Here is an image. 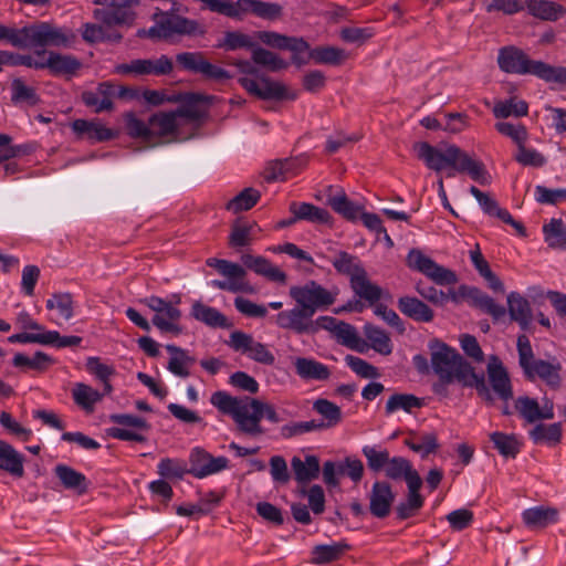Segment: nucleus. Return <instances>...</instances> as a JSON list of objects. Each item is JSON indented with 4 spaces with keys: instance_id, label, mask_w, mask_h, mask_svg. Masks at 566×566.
<instances>
[{
    "instance_id": "f257e3e1",
    "label": "nucleus",
    "mask_w": 566,
    "mask_h": 566,
    "mask_svg": "<svg viewBox=\"0 0 566 566\" xmlns=\"http://www.w3.org/2000/svg\"><path fill=\"white\" fill-rule=\"evenodd\" d=\"M431 349L432 369L443 384L458 380L463 386L475 388L484 401L493 403L494 398L484 376L478 375L455 349L440 343L432 346Z\"/></svg>"
},
{
    "instance_id": "f03ea898",
    "label": "nucleus",
    "mask_w": 566,
    "mask_h": 566,
    "mask_svg": "<svg viewBox=\"0 0 566 566\" xmlns=\"http://www.w3.org/2000/svg\"><path fill=\"white\" fill-rule=\"evenodd\" d=\"M415 150L418 158L436 171L451 168L459 174H467L471 177H482L486 174L482 161L455 145L431 146L428 143H419L415 145Z\"/></svg>"
},
{
    "instance_id": "7ed1b4c3",
    "label": "nucleus",
    "mask_w": 566,
    "mask_h": 566,
    "mask_svg": "<svg viewBox=\"0 0 566 566\" xmlns=\"http://www.w3.org/2000/svg\"><path fill=\"white\" fill-rule=\"evenodd\" d=\"M210 403L222 415L230 417L237 430L245 436L255 438L264 434L260 423L259 399L250 396H231L227 391H214Z\"/></svg>"
},
{
    "instance_id": "20e7f679",
    "label": "nucleus",
    "mask_w": 566,
    "mask_h": 566,
    "mask_svg": "<svg viewBox=\"0 0 566 566\" xmlns=\"http://www.w3.org/2000/svg\"><path fill=\"white\" fill-rule=\"evenodd\" d=\"M201 95H191L187 104L175 112L159 113L150 117V130L153 146L160 144L161 137L174 136L178 138L179 129L188 124L198 123L203 116V111L197 105L203 101Z\"/></svg>"
},
{
    "instance_id": "39448f33",
    "label": "nucleus",
    "mask_w": 566,
    "mask_h": 566,
    "mask_svg": "<svg viewBox=\"0 0 566 566\" xmlns=\"http://www.w3.org/2000/svg\"><path fill=\"white\" fill-rule=\"evenodd\" d=\"M242 74L239 83L250 94L262 99H284L286 97V87L266 76L260 75L255 63L239 60L233 63Z\"/></svg>"
},
{
    "instance_id": "423d86ee",
    "label": "nucleus",
    "mask_w": 566,
    "mask_h": 566,
    "mask_svg": "<svg viewBox=\"0 0 566 566\" xmlns=\"http://www.w3.org/2000/svg\"><path fill=\"white\" fill-rule=\"evenodd\" d=\"M205 24L197 20L181 15L163 13L156 23L148 30L138 32L139 36H148L155 40H167L175 34L188 36H201L206 34Z\"/></svg>"
},
{
    "instance_id": "0eeeda50",
    "label": "nucleus",
    "mask_w": 566,
    "mask_h": 566,
    "mask_svg": "<svg viewBox=\"0 0 566 566\" xmlns=\"http://www.w3.org/2000/svg\"><path fill=\"white\" fill-rule=\"evenodd\" d=\"M209 10L223 14L228 18L242 20L248 13H252L262 19H275L281 14L282 8L277 3L265 2L262 0H210Z\"/></svg>"
},
{
    "instance_id": "6e6552de",
    "label": "nucleus",
    "mask_w": 566,
    "mask_h": 566,
    "mask_svg": "<svg viewBox=\"0 0 566 566\" xmlns=\"http://www.w3.org/2000/svg\"><path fill=\"white\" fill-rule=\"evenodd\" d=\"M499 67L511 74H532L545 82H548L551 64L542 61L531 60L522 50L515 46H504L497 54Z\"/></svg>"
},
{
    "instance_id": "1a4fd4ad",
    "label": "nucleus",
    "mask_w": 566,
    "mask_h": 566,
    "mask_svg": "<svg viewBox=\"0 0 566 566\" xmlns=\"http://www.w3.org/2000/svg\"><path fill=\"white\" fill-rule=\"evenodd\" d=\"M338 289H326L314 280L303 285H294L290 289V296L297 305H301L312 316L318 310H326L337 298Z\"/></svg>"
},
{
    "instance_id": "9d476101",
    "label": "nucleus",
    "mask_w": 566,
    "mask_h": 566,
    "mask_svg": "<svg viewBox=\"0 0 566 566\" xmlns=\"http://www.w3.org/2000/svg\"><path fill=\"white\" fill-rule=\"evenodd\" d=\"M207 265L214 268L222 276L226 277L223 281H211V286L232 293H255L254 286L247 280V271L242 265L216 258L208 259Z\"/></svg>"
},
{
    "instance_id": "9b49d317",
    "label": "nucleus",
    "mask_w": 566,
    "mask_h": 566,
    "mask_svg": "<svg viewBox=\"0 0 566 566\" xmlns=\"http://www.w3.org/2000/svg\"><path fill=\"white\" fill-rule=\"evenodd\" d=\"M27 48H67L74 43L76 38L71 29L56 27L48 22H39L29 25L27 27Z\"/></svg>"
},
{
    "instance_id": "f8f14e48",
    "label": "nucleus",
    "mask_w": 566,
    "mask_h": 566,
    "mask_svg": "<svg viewBox=\"0 0 566 566\" xmlns=\"http://www.w3.org/2000/svg\"><path fill=\"white\" fill-rule=\"evenodd\" d=\"M180 301L178 295H174L171 301L153 295L144 298L143 303L155 312L151 322L160 332L178 335L181 333V312L177 307Z\"/></svg>"
},
{
    "instance_id": "ddd939ff",
    "label": "nucleus",
    "mask_w": 566,
    "mask_h": 566,
    "mask_svg": "<svg viewBox=\"0 0 566 566\" xmlns=\"http://www.w3.org/2000/svg\"><path fill=\"white\" fill-rule=\"evenodd\" d=\"M98 8L93 11V17L106 27L132 24L135 19L134 7L138 0H94Z\"/></svg>"
},
{
    "instance_id": "4468645a",
    "label": "nucleus",
    "mask_w": 566,
    "mask_h": 566,
    "mask_svg": "<svg viewBox=\"0 0 566 566\" xmlns=\"http://www.w3.org/2000/svg\"><path fill=\"white\" fill-rule=\"evenodd\" d=\"M408 268L416 270L439 285H450L458 281L455 273L442 265H439L431 258L424 255L418 249H411L406 259Z\"/></svg>"
},
{
    "instance_id": "2eb2a0df",
    "label": "nucleus",
    "mask_w": 566,
    "mask_h": 566,
    "mask_svg": "<svg viewBox=\"0 0 566 566\" xmlns=\"http://www.w3.org/2000/svg\"><path fill=\"white\" fill-rule=\"evenodd\" d=\"M174 69L171 59L167 55H161L158 59H136L128 63H120L115 65L114 73L118 75H167Z\"/></svg>"
},
{
    "instance_id": "dca6fc26",
    "label": "nucleus",
    "mask_w": 566,
    "mask_h": 566,
    "mask_svg": "<svg viewBox=\"0 0 566 566\" xmlns=\"http://www.w3.org/2000/svg\"><path fill=\"white\" fill-rule=\"evenodd\" d=\"M450 300L454 303L465 300L471 305L479 307L495 319L501 318L505 314V308L503 306L496 304L492 297L476 287L461 285L458 291H450Z\"/></svg>"
},
{
    "instance_id": "f3484780",
    "label": "nucleus",
    "mask_w": 566,
    "mask_h": 566,
    "mask_svg": "<svg viewBox=\"0 0 566 566\" xmlns=\"http://www.w3.org/2000/svg\"><path fill=\"white\" fill-rule=\"evenodd\" d=\"M189 473L195 478L202 479L216 474L228 468L229 460L226 457H212L200 448L191 451Z\"/></svg>"
},
{
    "instance_id": "a211bd4d",
    "label": "nucleus",
    "mask_w": 566,
    "mask_h": 566,
    "mask_svg": "<svg viewBox=\"0 0 566 566\" xmlns=\"http://www.w3.org/2000/svg\"><path fill=\"white\" fill-rule=\"evenodd\" d=\"M470 192L476 199L485 214L490 217H496L504 223L512 226L518 235L526 237V230L524 226L521 222L514 220L506 209L501 208L497 201L490 193L483 192L474 186L470 188Z\"/></svg>"
},
{
    "instance_id": "6ab92c4d",
    "label": "nucleus",
    "mask_w": 566,
    "mask_h": 566,
    "mask_svg": "<svg viewBox=\"0 0 566 566\" xmlns=\"http://www.w3.org/2000/svg\"><path fill=\"white\" fill-rule=\"evenodd\" d=\"M312 315L301 305L291 310L280 312L275 317V323L280 328L292 331L296 334L314 333V322Z\"/></svg>"
},
{
    "instance_id": "aec40b11",
    "label": "nucleus",
    "mask_w": 566,
    "mask_h": 566,
    "mask_svg": "<svg viewBox=\"0 0 566 566\" xmlns=\"http://www.w3.org/2000/svg\"><path fill=\"white\" fill-rule=\"evenodd\" d=\"M486 371L492 390L497 395V397L504 401L512 399L513 388L511 379L503 366V363L497 356L493 355L489 358Z\"/></svg>"
},
{
    "instance_id": "412c9836",
    "label": "nucleus",
    "mask_w": 566,
    "mask_h": 566,
    "mask_svg": "<svg viewBox=\"0 0 566 566\" xmlns=\"http://www.w3.org/2000/svg\"><path fill=\"white\" fill-rule=\"evenodd\" d=\"M72 130L78 139H85L90 143H103L117 137V132L106 127L99 120L75 119Z\"/></svg>"
},
{
    "instance_id": "4be33fe9",
    "label": "nucleus",
    "mask_w": 566,
    "mask_h": 566,
    "mask_svg": "<svg viewBox=\"0 0 566 566\" xmlns=\"http://www.w3.org/2000/svg\"><path fill=\"white\" fill-rule=\"evenodd\" d=\"M369 511L377 518H385L390 514L395 494L389 483L377 481L369 492Z\"/></svg>"
},
{
    "instance_id": "5701e85b",
    "label": "nucleus",
    "mask_w": 566,
    "mask_h": 566,
    "mask_svg": "<svg viewBox=\"0 0 566 566\" xmlns=\"http://www.w3.org/2000/svg\"><path fill=\"white\" fill-rule=\"evenodd\" d=\"M241 261L244 266L255 274L265 277L269 281L284 285L287 275L279 266L272 264L268 259L261 255L243 254Z\"/></svg>"
},
{
    "instance_id": "b1692460",
    "label": "nucleus",
    "mask_w": 566,
    "mask_h": 566,
    "mask_svg": "<svg viewBox=\"0 0 566 566\" xmlns=\"http://www.w3.org/2000/svg\"><path fill=\"white\" fill-rule=\"evenodd\" d=\"M308 163L306 155L302 154L285 159H275L266 163L262 177H281L284 175H300Z\"/></svg>"
},
{
    "instance_id": "393cba45",
    "label": "nucleus",
    "mask_w": 566,
    "mask_h": 566,
    "mask_svg": "<svg viewBox=\"0 0 566 566\" xmlns=\"http://www.w3.org/2000/svg\"><path fill=\"white\" fill-rule=\"evenodd\" d=\"M515 409L527 422H535L541 419H553V402L546 400L543 407H539L535 399L528 397H520L515 400Z\"/></svg>"
},
{
    "instance_id": "a878e982",
    "label": "nucleus",
    "mask_w": 566,
    "mask_h": 566,
    "mask_svg": "<svg viewBox=\"0 0 566 566\" xmlns=\"http://www.w3.org/2000/svg\"><path fill=\"white\" fill-rule=\"evenodd\" d=\"M296 375L306 381H325L331 377L328 366L314 358L296 357L293 361Z\"/></svg>"
},
{
    "instance_id": "bb28decb",
    "label": "nucleus",
    "mask_w": 566,
    "mask_h": 566,
    "mask_svg": "<svg viewBox=\"0 0 566 566\" xmlns=\"http://www.w3.org/2000/svg\"><path fill=\"white\" fill-rule=\"evenodd\" d=\"M326 202L328 206L332 207V209L335 212H337L347 220L357 219L361 211L364 210V207L361 205L349 200L343 189L333 190L332 188H329Z\"/></svg>"
},
{
    "instance_id": "cd10ccee",
    "label": "nucleus",
    "mask_w": 566,
    "mask_h": 566,
    "mask_svg": "<svg viewBox=\"0 0 566 566\" xmlns=\"http://www.w3.org/2000/svg\"><path fill=\"white\" fill-rule=\"evenodd\" d=\"M46 308L53 313L50 317L51 322L62 325L74 315L73 297L69 293H55L46 300Z\"/></svg>"
},
{
    "instance_id": "c85d7f7f",
    "label": "nucleus",
    "mask_w": 566,
    "mask_h": 566,
    "mask_svg": "<svg viewBox=\"0 0 566 566\" xmlns=\"http://www.w3.org/2000/svg\"><path fill=\"white\" fill-rule=\"evenodd\" d=\"M166 349L170 354L167 369L177 377H189L190 368L195 363V358L189 356L187 350L172 344L166 345Z\"/></svg>"
},
{
    "instance_id": "c756f323",
    "label": "nucleus",
    "mask_w": 566,
    "mask_h": 566,
    "mask_svg": "<svg viewBox=\"0 0 566 566\" xmlns=\"http://www.w3.org/2000/svg\"><path fill=\"white\" fill-rule=\"evenodd\" d=\"M24 457L11 444L0 440V469L13 476L21 478L24 474Z\"/></svg>"
},
{
    "instance_id": "7c9ffc66",
    "label": "nucleus",
    "mask_w": 566,
    "mask_h": 566,
    "mask_svg": "<svg viewBox=\"0 0 566 566\" xmlns=\"http://www.w3.org/2000/svg\"><path fill=\"white\" fill-rule=\"evenodd\" d=\"M291 467L298 483H308L318 478L319 460L316 455L307 454L304 460L294 457L291 460Z\"/></svg>"
},
{
    "instance_id": "2f4dec72",
    "label": "nucleus",
    "mask_w": 566,
    "mask_h": 566,
    "mask_svg": "<svg viewBox=\"0 0 566 566\" xmlns=\"http://www.w3.org/2000/svg\"><path fill=\"white\" fill-rule=\"evenodd\" d=\"M290 212L293 216H296L297 220H306L313 223L321 224H325L331 221V214L327 210L316 207L308 202H291Z\"/></svg>"
},
{
    "instance_id": "473e14b6",
    "label": "nucleus",
    "mask_w": 566,
    "mask_h": 566,
    "mask_svg": "<svg viewBox=\"0 0 566 566\" xmlns=\"http://www.w3.org/2000/svg\"><path fill=\"white\" fill-rule=\"evenodd\" d=\"M507 306L511 318L525 329L532 319V311L528 301L520 293L512 292L507 295Z\"/></svg>"
},
{
    "instance_id": "72a5a7b5",
    "label": "nucleus",
    "mask_w": 566,
    "mask_h": 566,
    "mask_svg": "<svg viewBox=\"0 0 566 566\" xmlns=\"http://www.w3.org/2000/svg\"><path fill=\"white\" fill-rule=\"evenodd\" d=\"M408 485V499L406 503H401L397 507V514L400 518L405 520L415 514L416 511H418L422 504L423 499L419 493V490L422 485L421 478H411L410 483Z\"/></svg>"
},
{
    "instance_id": "f704fd0d",
    "label": "nucleus",
    "mask_w": 566,
    "mask_h": 566,
    "mask_svg": "<svg viewBox=\"0 0 566 566\" xmlns=\"http://www.w3.org/2000/svg\"><path fill=\"white\" fill-rule=\"evenodd\" d=\"M255 38L274 49L286 50L294 49L300 50L303 46V38L287 36L273 31H259L255 33Z\"/></svg>"
},
{
    "instance_id": "c9c22d12",
    "label": "nucleus",
    "mask_w": 566,
    "mask_h": 566,
    "mask_svg": "<svg viewBox=\"0 0 566 566\" xmlns=\"http://www.w3.org/2000/svg\"><path fill=\"white\" fill-rule=\"evenodd\" d=\"M350 286L356 295L369 302H376L381 296V290L376 284H373L367 275L365 269L357 273L350 280Z\"/></svg>"
},
{
    "instance_id": "e433bc0d",
    "label": "nucleus",
    "mask_w": 566,
    "mask_h": 566,
    "mask_svg": "<svg viewBox=\"0 0 566 566\" xmlns=\"http://www.w3.org/2000/svg\"><path fill=\"white\" fill-rule=\"evenodd\" d=\"M45 65L53 74L72 75L76 73L82 64L74 56L48 52Z\"/></svg>"
},
{
    "instance_id": "4c0bfd02",
    "label": "nucleus",
    "mask_w": 566,
    "mask_h": 566,
    "mask_svg": "<svg viewBox=\"0 0 566 566\" xmlns=\"http://www.w3.org/2000/svg\"><path fill=\"white\" fill-rule=\"evenodd\" d=\"M559 369L560 366L558 364L554 365L552 363L539 359L534 361V364L530 367V370L525 371V375L528 378L538 376L548 386L557 388L560 382Z\"/></svg>"
},
{
    "instance_id": "58836bf2",
    "label": "nucleus",
    "mask_w": 566,
    "mask_h": 566,
    "mask_svg": "<svg viewBox=\"0 0 566 566\" xmlns=\"http://www.w3.org/2000/svg\"><path fill=\"white\" fill-rule=\"evenodd\" d=\"M399 310L407 316L420 321L430 322L433 318L431 308L416 297L403 296L398 302Z\"/></svg>"
},
{
    "instance_id": "ea45409f",
    "label": "nucleus",
    "mask_w": 566,
    "mask_h": 566,
    "mask_svg": "<svg viewBox=\"0 0 566 566\" xmlns=\"http://www.w3.org/2000/svg\"><path fill=\"white\" fill-rule=\"evenodd\" d=\"M522 517L528 527H545L557 521V511L551 507L536 506L525 510Z\"/></svg>"
},
{
    "instance_id": "a19ab883",
    "label": "nucleus",
    "mask_w": 566,
    "mask_h": 566,
    "mask_svg": "<svg viewBox=\"0 0 566 566\" xmlns=\"http://www.w3.org/2000/svg\"><path fill=\"white\" fill-rule=\"evenodd\" d=\"M72 397L78 407L87 412H92L103 395L84 382H76L72 388Z\"/></svg>"
},
{
    "instance_id": "79ce46f5",
    "label": "nucleus",
    "mask_w": 566,
    "mask_h": 566,
    "mask_svg": "<svg viewBox=\"0 0 566 566\" xmlns=\"http://www.w3.org/2000/svg\"><path fill=\"white\" fill-rule=\"evenodd\" d=\"M310 57L316 64L340 65L348 59V53L336 46H317L310 51Z\"/></svg>"
},
{
    "instance_id": "37998d69",
    "label": "nucleus",
    "mask_w": 566,
    "mask_h": 566,
    "mask_svg": "<svg viewBox=\"0 0 566 566\" xmlns=\"http://www.w3.org/2000/svg\"><path fill=\"white\" fill-rule=\"evenodd\" d=\"M423 406L422 399L411 394H394L391 395L385 406L387 415H391L399 410L411 413L415 409H420Z\"/></svg>"
},
{
    "instance_id": "c03bdc74",
    "label": "nucleus",
    "mask_w": 566,
    "mask_h": 566,
    "mask_svg": "<svg viewBox=\"0 0 566 566\" xmlns=\"http://www.w3.org/2000/svg\"><path fill=\"white\" fill-rule=\"evenodd\" d=\"M12 364L18 368L44 371L54 364V359L43 352H35L33 356L17 353L12 358Z\"/></svg>"
},
{
    "instance_id": "a18cd8bd",
    "label": "nucleus",
    "mask_w": 566,
    "mask_h": 566,
    "mask_svg": "<svg viewBox=\"0 0 566 566\" xmlns=\"http://www.w3.org/2000/svg\"><path fill=\"white\" fill-rule=\"evenodd\" d=\"M56 476L65 489L75 490L80 494L87 489L86 478L71 467L59 464L54 469Z\"/></svg>"
},
{
    "instance_id": "49530a36",
    "label": "nucleus",
    "mask_w": 566,
    "mask_h": 566,
    "mask_svg": "<svg viewBox=\"0 0 566 566\" xmlns=\"http://www.w3.org/2000/svg\"><path fill=\"white\" fill-rule=\"evenodd\" d=\"M191 315L202 323L211 327H227L228 319L217 308L207 306L200 302H196L191 308Z\"/></svg>"
},
{
    "instance_id": "de8ad7c7",
    "label": "nucleus",
    "mask_w": 566,
    "mask_h": 566,
    "mask_svg": "<svg viewBox=\"0 0 566 566\" xmlns=\"http://www.w3.org/2000/svg\"><path fill=\"white\" fill-rule=\"evenodd\" d=\"M313 410L323 417V420L319 422L323 423L324 429L334 428L342 422L340 408L327 399L321 398L315 400Z\"/></svg>"
},
{
    "instance_id": "09e8293b",
    "label": "nucleus",
    "mask_w": 566,
    "mask_h": 566,
    "mask_svg": "<svg viewBox=\"0 0 566 566\" xmlns=\"http://www.w3.org/2000/svg\"><path fill=\"white\" fill-rule=\"evenodd\" d=\"M385 474L391 480L405 479L407 484L410 483L411 478H420L418 472L412 469L411 463L402 457L390 458L385 468Z\"/></svg>"
},
{
    "instance_id": "8fccbe9b",
    "label": "nucleus",
    "mask_w": 566,
    "mask_h": 566,
    "mask_svg": "<svg viewBox=\"0 0 566 566\" xmlns=\"http://www.w3.org/2000/svg\"><path fill=\"white\" fill-rule=\"evenodd\" d=\"M527 9L532 15L551 21L557 20L566 12L562 6L548 0H530Z\"/></svg>"
},
{
    "instance_id": "3c124183",
    "label": "nucleus",
    "mask_w": 566,
    "mask_h": 566,
    "mask_svg": "<svg viewBox=\"0 0 566 566\" xmlns=\"http://www.w3.org/2000/svg\"><path fill=\"white\" fill-rule=\"evenodd\" d=\"M494 448L505 458H515L521 450V442L513 433L495 431L490 433Z\"/></svg>"
},
{
    "instance_id": "603ef678",
    "label": "nucleus",
    "mask_w": 566,
    "mask_h": 566,
    "mask_svg": "<svg viewBox=\"0 0 566 566\" xmlns=\"http://www.w3.org/2000/svg\"><path fill=\"white\" fill-rule=\"evenodd\" d=\"M470 259L482 277L488 282L489 286L499 292L504 291L501 280L491 271L489 263L482 255L480 249L476 247L470 251Z\"/></svg>"
},
{
    "instance_id": "864d4df0",
    "label": "nucleus",
    "mask_w": 566,
    "mask_h": 566,
    "mask_svg": "<svg viewBox=\"0 0 566 566\" xmlns=\"http://www.w3.org/2000/svg\"><path fill=\"white\" fill-rule=\"evenodd\" d=\"M364 334L374 350L381 355H389L392 352V344L388 334L371 324H366Z\"/></svg>"
},
{
    "instance_id": "5fc2aeb1",
    "label": "nucleus",
    "mask_w": 566,
    "mask_h": 566,
    "mask_svg": "<svg viewBox=\"0 0 566 566\" xmlns=\"http://www.w3.org/2000/svg\"><path fill=\"white\" fill-rule=\"evenodd\" d=\"M335 270L343 275L354 277L359 273L364 266L356 255L349 254L345 251H339L332 260Z\"/></svg>"
},
{
    "instance_id": "6e6d98bb",
    "label": "nucleus",
    "mask_w": 566,
    "mask_h": 566,
    "mask_svg": "<svg viewBox=\"0 0 566 566\" xmlns=\"http://www.w3.org/2000/svg\"><path fill=\"white\" fill-rule=\"evenodd\" d=\"M86 369L103 382L105 395H109L113 391V387L109 384V378L115 374L113 366L104 364L98 357H88L86 359Z\"/></svg>"
},
{
    "instance_id": "4d7b16f0",
    "label": "nucleus",
    "mask_w": 566,
    "mask_h": 566,
    "mask_svg": "<svg viewBox=\"0 0 566 566\" xmlns=\"http://www.w3.org/2000/svg\"><path fill=\"white\" fill-rule=\"evenodd\" d=\"M530 437L534 443H558L562 438V426L557 422L551 424H536L530 431Z\"/></svg>"
},
{
    "instance_id": "13d9d810",
    "label": "nucleus",
    "mask_w": 566,
    "mask_h": 566,
    "mask_svg": "<svg viewBox=\"0 0 566 566\" xmlns=\"http://www.w3.org/2000/svg\"><path fill=\"white\" fill-rule=\"evenodd\" d=\"M546 243L553 249H566V227L560 219H552L543 227Z\"/></svg>"
},
{
    "instance_id": "bf43d9fd",
    "label": "nucleus",
    "mask_w": 566,
    "mask_h": 566,
    "mask_svg": "<svg viewBox=\"0 0 566 566\" xmlns=\"http://www.w3.org/2000/svg\"><path fill=\"white\" fill-rule=\"evenodd\" d=\"M125 126L126 132L130 137L138 138L148 146H153L150 118L146 123L137 118L134 114H127L125 116Z\"/></svg>"
},
{
    "instance_id": "052dcab7",
    "label": "nucleus",
    "mask_w": 566,
    "mask_h": 566,
    "mask_svg": "<svg viewBox=\"0 0 566 566\" xmlns=\"http://www.w3.org/2000/svg\"><path fill=\"white\" fill-rule=\"evenodd\" d=\"M260 198L261 193L259 190L254 188H245L228 202L227 209L233 213L247 211L254 207Z\"/></svg>"
},
{
    "instance_id": "680f3d73",
    "label": "nucleus",
    "mask_w": 566,
    "mask_h": 566,
    "mask_svg": "<svg viewBox=\"0 0 566 566\" xmlns=\"http://www.w3.org/2000/svg\"><path fill=\"white\" fill-rule=\"evenodd\" d=\"M528 113V105L524 101H516L514 98L507 101H500L493 107V114L496 118H507L510 116H526Z\"/></svg>"
},
{
    "instance_id": "e2e57ef3",
    "label": "nucleus",
    "mask_w": 566,
    "mask_h": 566,
    "mask_svg": "<svg viewBox=\"0 0 566 566\" xmlns=\"http://www.w3.org/2000/svg\"><path fill=\"white\" fill-rule=\"evenodd\" d=\"M228 51H235L240 49H252L255 46L253 38L240 31H228L224 33L222 41L218 44Z\"/></svg>"
},
{
    "instance_id": "0e129e2a",
    "label": "nucleus",
    "mask_w": 566,
    "mask_h": 566,
    "mask_svg": "<svg viewBox=\"0 0 566 566\" xmlns=\"http://www.w3.org/2000/svg\"><path fill=\"white\" fill-rule=\"evenodd\" d=\"M258 230L256 223H234L229 237V244L233 248L247 247Z\"/></svg>"
},
{
    "instance_id": "69168bd1",
    "label": "nucleus",
    "mask_w": 566,
    "mask_h": 566,
    "mask_svg": "<svg viewBox=\"0 0 566 566\" xmlns=\"http://www.w3.org/2000/svg\"><path fill=\"white\" fill-rule=\"evenodd\" d=\"M82 38L87 43H97L104 41L118 42L122 35L118 33H107L105 27L96 23H85L82 27Z\"/></svg>"
},
{
    "instance_id": "338daca9",
    "label": "nucleus",
    "mask_w": 566,
    "mask_h": 566,
    "mask_svg": "<svg viewBox=\"0 0 566 566\" xmlns=\"http://www.w3.org/2000/svg\"><path fill=\"white\" fill-rule=\"evenodd\" d=\"M347 545L342 543L317 545L313 548L312 552L313 562L315 564H324L336 560L344 554Z\"/></svg>"
},
{
    "instance_id": "774afa93",
    "label": "nucleus",
    "mask_w": 566,
    "mask_h": 566,
    "mask_svg": "<svg viewBox=\"0 0 566 566\" xmlns=\"http://www.w3.org/2000/svg\"><path fill=\"white\" fill-rule=\"evenodd\" d=\"M157 472L164 479H181L189 469L182 460L165 458L159 461Z\"/></svg>"
}]
</instances>
